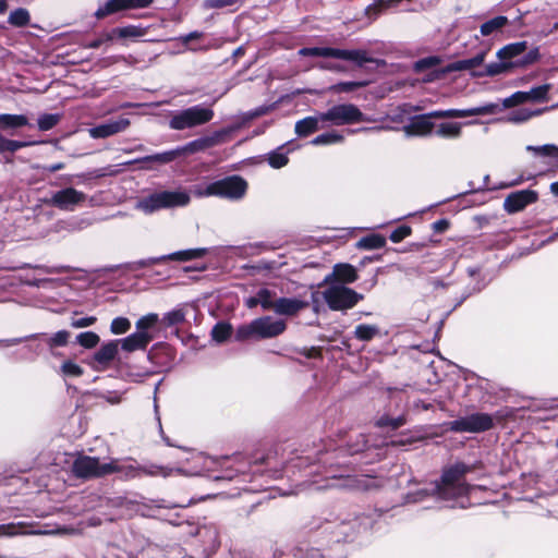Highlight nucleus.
<instances>
[{
	"label": "nucleus",
	"mask_w": 558,
	"mask_h": 558,
	"mask_svg": "<svg viewBox=\"0 0 558 558\" xmlns=\"http://www.w3.org/2000/svg\"><path fill=\"white\" fill-rule=\"evenodd\" d=\"M495 108V105H486L469 109H449L433 111L427 114H422L414 118L409 124L404 125V131L408 135L425 136L430 134L434 129V123L430 121L432 118L445 119L485 116L493 113Z\"/></svg>",
	"instance_id": "f257e3e1"
},
{
	"label": "nucleus",
	"mask_w": 558,
	"mask_h": 558,
	"mask_svg": "<svg viewBox=\"0 0 558 558\" xmlns=\"http://www.w3.org/2000/svg\"><path fill=\"white\" fill-rule=\"evenodd\" d=\"M284 330L286 323L283 320H274L271 317L266 316L239 327L235 338L239 341H245L253 337L272 338L281 335Z\"/></svg>",
	"instance_id": "f03ea898"
},
{
	"label": "nucleus",
	"mask_w": 558,
	"mask_h": 558,
	"mask_svg": "<svg viewBox=\"0 0 558 558\" xmlns=\"http://www.w3.org/2000/svg\"><path fill=\"white\" fill-rule=\"evenodd\" d=\"M41 147L34 153L36 168L51 172L63 169L64 155L59 140H51L38 143Z\"/></svg>",
	"instance_id": "7ed1b4c3"
},
{
	"label": "nucleus",
	"mask_w": 558,
	"mask_h": 558,
	"mask_svg": "<svg viewBox=\"0 0 558 558\" xmlns=\"http://www.w3.org/2000/svg\"><path fill=\"white\" fill-rule=\"evenodd\" d=\"M470 469L463 463H456L444 471L438 492L444 498L453 494H462L466 490L465 485L458 484Z\"/></svg>",
	"instance_id": "20e7f679"
},
{
	"label": "nucleus",
	"mask_w": 558,
	"mask_h": 558,
	"mask_svg": "<svg viewBox=\"0 0 558 558\" xmlns=\"http://www.w3.org/2000/svg\"><path fill=\"white\" fill-rule=\"evenodd\" d=\"M323 294L327 304L333 311L350 308L361 299V295L343 286H331Z\"/></svg>",
	"instance_id": "39448f33"
},
{
	"label": "nucleus",
	"mask_w": 558,
	"mask_h": 558,
	"mask_svg": "<svg viewBox=\"0 0 558 558\" xmlns=\"http://www.w3.org/2000/svg\"><path fill=\"white\" fill-rule=\"evenodd\" d=\"M214 112L207 108H190L172 117L170 126L173 130H184L207 123L213 119Z\"/></svg>",
	"instance_id": "423d86ee"
},
{
	"label": "nucleus",
	"mask_w": 558,
	"mask_h": 558,
	"mask_svg": "<svg viewBox=\"0 0 558 558\" xmlns=\"http://www.w3.org/2000/svg\"><path fill=\"white\" fill-rule=\"evenodd\" d=\"M190 202V196L183 192H162L150 195L149 197L140 202L138 207L144 210L153 211L161 207H173L186 205Z\"/></svg>",
	"instance_id": "0eeeda50"
},
{
	"label": "nucleus",
	"mask_w": 558,
	"mask_h": 558,
	"mask_svg": "<svg viewBox=\"0 0 558 558\" xmlns=\"http://www.w3.org/2000/svg\"><path fill=\"white\" fill-rule=\"evenodd\" d=\"M246 190V182L240 177H230L214 182L206 187L205 195H218L230 198H240Z\"/></svg>",
	"instance_id": "6e6552de"
},
{
	"label": "nucleus",
	"mask_w": 558,
	"mask_h": 558,
	"mask_svg": "<svg viewBox=\"0 0 558 558\" xmlns=\"http://www.w3.org/2000/svg\"><path fill=\"white\" fill-rule=\"evenodd\" d=\"M73 473L77 477L101 476L116 472L118 469L114 464L108 463L100 465L98 460L90 457H80L73 463Z\"/></svg>",
	"instance_id": "1a4fd4ad"
},
{
	"label": "nucleus",
	"mask_w": 558,
	"mask_h": 558,
	"mask_svg": "<svg viewBox=\"0 0 558 558\" xmlns=\"http://www.w3.org/2000/svg\"><path fill=\"white\" fill-rule=\"evenodd\" d=\"M493 426V420L488 414L477 413L471 416L457 420L451 423V429L457 432L478 433L487 430Z\"/></svg>",
	"instance_id": "9d476101"
},
{
	"label": "nucleus",
	"mask_w": 558,
	"mask_h": 558,
	"mask_svg": "<svg viewBox=\"0 0 558 558\" xmlns=\"http://www.w3.org/2000/svg\"><path fill=\"white\" fill-rule=\"evenodd\" d=\"M537 201V193L533 190H521L509 194L504 202V208L508 214L523 210L527 205Z\"/></svg>",
	"instance_id": "9b49d317"
},
{
	"label": "nucleus",
	"mask_w": 558,
	"mask_h": 558,
	"mask_svg": "<svg viewBox=\"0 0 558 558\" xmlns=\"http://www.w3.org/2000/svg\"><path fill=\"white\" fill-rule=\"evenodd\" d=\"M153 0H109L102 8L97 10L95 13L97 19H104L109 14H113L119 11L146 8Z\"/></svg>",
	"instance_id": "f8f14e48"
},
{
	"label": "nucleus",
	"mask_w": 558,
	"mask_h": 558,
	"mask_svg": "<svg viewBox=\"0 0 558 558\" xmlns=\"http://www.w3.org/2000/svg\"><path fill=\"white\" fill-rule=\"evenodd\" d=\"M486 54V51H482L471 59L452 62L440 70L437 77L456 71H469L475 77L474 72H478V69L483 66Z\"/></svg>",
	"instance_id": "ddd939ff"
},
{
	"label": "nucleus",
	"mask_w": 558,
	"mask_h": 558,
	"mask_svg": "<svg viewBox=\"0 0 558 558\" xmlns=\"http://www.w3.org/2000/svg\"><path fill=\"white\" fill-rule=\"evenodd\" d=\"M360 110L353 105H340L331 108L322 116L325 121H335L338 123H349L357 121L361 118Z\"/></svg>",
	"instance_id": "4468645a"
},
{
	"label": "nucleus",
	"mask_w": 558,
	"mask_h": 558,
	"mask_svg": "<svg viewBox=\"0 0 558 558\" xmlns=\"http://www.w3.org/2000/svg\"><path fill=\"white\" fill-rule=\"evenodd\" d=\"M131 124L128 119H120L114 122H110L107 124L98 125L96 128L90 129L89 135L94 138H104L117 134L119 132L124 131Z\"/></svg>",
	"instance_id": "2eb2a0df"
},
{
	"label": "nucleus",
	"mask_w": 558,
	"mask_h": 558,
	"mask_svg": "<svg viewBox=\"0 0 558 558\" xmlns=\"http://www.w3.org/2000/svg\"><path fill=\"white\" fill-rule=\"evenodd\" d=\"M514 66H517L515 63L511 61H505L501 60L500 62H494L489 63L486 66H482L478 69V72H474L475 77H483V76H495L502 73H507L510 70H512Z\"/></svg>",
	"instance_id": "dca6fc26"
},
{
	"label": "nucleus",
	"mask_w": 558,
	"mask_h": 558,
	"mask_svg": "<svg viewBox=\"0 0 558 558\" xmlns=\"http://www.w3.org/2000/svg\"><path fill=\"white\" fill-rule=\"evenodd\" d=\"M150 340L151 336L147 331H138L123 340L122 349L129 352L144 349Z\"/></svg>",
	"instance_id": "f3484780"
},
{
	"label": "nucleus",
	"mask_w": 558,
	"mask_h": 558,
	"mask_svg": "<svg viewBox=\"0 0 558 558\" xmlns=\"http://www.w3.org/2000/svg\"><path fill=\"white\" fill-rule=\"evenodd\" d=\"M306 305V303L299 300L279 299L274 302V311L282 315H294Z\"/></svg>",
	"instance_id": "a211bd4d"
},
{
	"label": "nucleus",
	"mask_w": 558,
	"mask_h": 558,
	"mask_svg": "<svg viewBox=\"0 0 558 558\" xmlns=\"http://www.w3.org/2000/svg\"><path fill=\"white\" fill-rule=\"evenodd\" d=\"M356 279V270L349 264H340L333 268V272L326 279V282L340 281L353 282Z\"/></svg>",
	"instance_id": "6ab92c4d"
},
{
	"label": "nucleus",
	"mask_w": 558,
	"mask_h": 558,
	"mask_svg": "<svg viewBox=\"0 0 558 558\" xmlns=\"http://www.w3.org/2000/svg\"><path fill=\"white\" fill-rule=\"evenodd\" d=\"M223 133L219 132L209 137H204L190 143L182 149L183 153H195L213 147L222 140Z\"/></svg>",
	"instance_id": "aec40b11"
},
{
	"label": "nucleus",
	"mask_w": 558,
	"mask_h": 558,
	"mask_svg": "<svg viewBox=\"0 0 558 558\" xmlns=\"http://www.w3.org/2000/svg\"><path fill=\"white\" fill-rule=\"evenodd\" d=\"M525 49H526V44L524 41L510 44V45H507L504 48L499 49L497 52V57L500 60L510 61V59L523 53L525 51Z\"/></svg>",
	"instance_id": "412c9836"
},
{
	"label": "nucleus",
	"mask_w": 558,
	"mask_h": 558,
	"mask_svg": "<svg viewBox=\"0 0 558 558\" xmlns=\"http://www.w3.org/2000/svg\"><path fill=\"white\" fill-rule=\"evenodd\" d=\"M28 124V119L22 114H1L0 128L1 129H19Z\"/></svg>",
	"instance_id": "4be33fe9"
},
{
	"label": "nucleus",
	"mask_w": 558,
	"mask_h": 558,
	"mask_svg": "<svg viewBox=\"0 0 558 558\" xmlns=\"http://www.w3.org/2000/svg\"><path fill=\"white\" fill-rule=\"evenodd\" d=\"M84 198L83 194L77 192L74 189H66L64 191L58 192L53 201L60 205L65 204H76Z\"/></svg>",
	"instance_id": "5701e85b"
},
{
	"label": "nucleus",
	"mask_w": 558,
	"mask_h": 558,
	"mask_svg": "<svg viewBox=\"0 0 558 558\" xmlns=\"http://www.w3.org/2000/svg\"><path fill=\"white\" fill-rule=\"evenodd\" d=\"M436 134L445 138H458L461 135V124L456 122L440 123Z\"/></svg>",
	"instance_id": "b1692460"
},
{
	"label": "nucleus",
	"mask_w": 558,
	"mask_h": 558,
	"mask_svg": "<svg viewBox=\"0 0 558 558\" xmlns=\"http://www.w3.org/2000/svg\"><path fill=\"white\" fill-rule=\"evenodd\" d=\"M331 57L338 58V59H343V60L355 61L360 64L367 61L365 53L362 51H359V50L332 49Z\"/></svg>",
	"instance_id": "393cba45"
},
{
	"label": "nucleus",
	"mask_w": 558,
	"mask_h": 558,
	"mask_svg": "<svg viewBox=\"0 0 558 558\" xmlns=\"http://www.w3.org/2000/svg\"><path fill=\"white\" fill-rule=\"evenodd\" d=\"M508 23V19L506 16H496L481 26V34L483 36H488L499 29H501Z\"/></svg>",
	"instance_id": "a878e982"
},
{
	"label": "nucleus",
	"mask_w": 558,
	"mask_h": 558,
	"mask_svg": "<svg viewBox=\"0 0 558 558\" xmlns=\"http://www.w3.org/2000/svg\"><path fill=\"white\" fill-rule=\"evenodd\" d=\"M232 333V326L229 323H219L213 329V339L217 342L226 341Z\"/></svg>",
	"instance_id": "bb28decb"
},
{
	"label": "nucleus",
	"mask_w": 558,
	"mask_h": 558,
	"mask_svg": "<svg viewBox=\"0 0 558 558\" xmlns=\"http://www.w3.org/2000/svg\"><path fill=\"white\" fill-rule=\"evenodd\" d=\"M117 351H118V345L117 343H108L106 345H104L96 354H95V359L96 361L100 362V363H106L108 361H111L114 355L117 354Z\"/></svg>",
	"instance_id": "cd10ccee"
},
{
	"label": "nucleus",
	"mask_w": 558,
	"mask_h": 558,
	"mask_svg": "<svg viewBox=\"0 0 558 558\" xmlns=\"http://www.w3.org/2000/svg\"><path fill=\"white\" fill-rule=\"evenodd\" d=\"M317 130V120L315 118H306L299 121L295 125V131L299 135L305 136Z\"/></svg>",
	"instance_id": "c85d7f7f"
},
{
	"label": "nucleus",
	"mask_w": 558,
	"mask_h": 558,
	"mask_svg": "<svg viewBox=\"0 0 558 558\" xmlns=\"http://www.w3.org/2000/svg\"><path fill=\"white\" fill-rule=\"evenodd\" d=\"M550 89L549 84H544L537 87H533L531 90L526 92L527 99L532 101H544L547 100V95Z\"/></svg>",
	"instance_id": "c756f323"
},
{
	"label": "nucleus",
	"mask_w": 558,
	"mask_h": 558,
	"mask_svg": "<svg viewBox=\"0 0 558 558\" xmlns=\"http://www.w3.org/2000/svg\"><path fill=\"white\" fill-rule=\"evenodd\" d=\"M120 38H132L142 37L146 34V31L138 26H126L114 31Z\"/></svg>",
	"instance_id": "7c9ffc66"
},
{
	"label": "nucleus",
	"mask_w": 558,
	"mask_h": 558,
	"mask_svg": "<svg viewBox=\"0 0 558 558\" xmlns=\"http://www.w3.org/2000/svg\"><path fill=\"white\" fill-rule=\"evenodd\" d=\"M527 149L532 150L533 153H535L537 155L549 156V157L554 158L558 163V147L555 145L547 144V145L537 146V147L529 146Z\"/></svg>",
	"instance_id": "2f4dec72"
},
{
	"label": "nucleus",
	"mask_w": 558,
	"mask_h": 558,
	"mask_svg": "<svg viewBox=\"0 0 558 558\" xmlns=\"http://www.w3.org/2000/svg\"><path fill=\"white\" fill-rule=\"evenodd\" d=\"M368 82H348V83H339L330 87L335 93H350L357 88L365 87Z\"/></svg>",
	"instance_id": "473e14b6"
},
{
	"label": "nucleus",
	"mask_w": 558,
	"mask_h": 558,
	"mask_svg": "<svg viewBox=\"0 0 558 558\" xmlns=\"http://www.w3.org/2000/svg\"><path fill=\"white\" fill-rule=\"evenodd\" d=\"M381 245H383V239L380 235H377V234L367 235L357 242L359 247L368 248V250L378 248Z\"/></svg>",
	"instance_id": "72a5a7b5"
},
{
	"label": "nucleus",
	"mask_w": 558,
	"mask_h": 558,
	"mask_svg": "<svg viewBox=\"0 0 558 558\" xmlns=\"http://www.w3.org/2000/svg\"><path fill=\"white\" fill-rule=\"evenodd\" d=\"M545 109H538V110H527V109H522V110H519L514 113L511 114V117L509 118L510 121L512 122H524V121H527L529 119H531L532 117H535V116H538L541 114L542 112H544Z\"/></svg>",
	"instance_id": "f704fd0d"
},
{
	"label": "nucleus",
	"mask_w": 558,
	"mask_h": 558,
	"mask_svg": "<svg viewBox=\"0 0 558 558\" xmlns=\"http://www.w3.org/2000/svg\"><path fill=\"white\" fill-rule=\"evenodd\" d=\"M440 63H441V59L439 57L430 56V57H426V58H423V59L416 61L414 64V69H415V71L421 72L426 69L436 66Z\"/></svg>",
	"instance_id": "c9c22d12"
},
{
	"label": "nucleus",
	"mask_w": 558,
	"mask_h": 558,
	"mask_svg": "<svg viewBox=\"0 0 558 558\" xmlns=\"http://www.w3.org/2000/svg\"><path fill=\"white\" fill-rule=\"evenodd\" d=\"M9 21L15 26H24L29 21L28 12L26 10L19 9L11 13Z\"/></svg>",
	"instance_id": "e433bc0d"
},
{
	"label": "nucleus",
	"mask_w": 558,
	"mask_h": 558,
	"mask_svg": "<svg viewBox=\"0 0 558 558\" xmlns=\"http://www.w3.org/2000/svg\"><path fill=\"white\" fill-rule=\"evenodd\" d=\"M59 120H60L59 114H44L38 120V128L41 131H48V130L52 129L53 126H56L57 123L59 122Z\"/></svg>",
	"instance_id": "4c0bfd02"
},
{
	"label": "nucleus",
	"mask_w": 558,
	"mask_h": 558,
	"mask_svg": "<svg viewBox=\"0 0 558 558\" xmlns=\"http://www.w3.org/2000/svg\"><path fill=\"white\" fill-rule=\"evenodd\" d=\"M80 344L84 348L92 349L99 342V337L94 332H84L77 337Z\"/></svg>",
	"instance_id": "58836bf2"
},
{
	"label": "nucleus",
	"mask_w": 558,
	"mask_h": 558,
	"mask_svg": "<svg viewBox=\"0 0 558 558\" xmlns=\"http://www.w3.org/2000/svg\"><path fill=\"white\" fill-rule=\"evenodd\" d=\"M157 314H148L137 320L136 327L140 331H147L148 329L153 328L157 324Z\"/></svg>",
	"instance_id": "ea45409f"
},
{
	"label": "nucleus",
	"mask_w": 558,
	"mask_h": 558,
	"mask_svg": "<svg viewBox=\"0 0 558 558\" xmlns=\"http://www.w3.org/2000/svg\"><path fill=\"white\" fill-rule=\"evenodd\" d=\"M31 145V143L7 140L0 136V151H15L19 148Z\"/></svg>",
	"instance_id": "a19ab883"
},
{
	"label": "nucleus",
	"mask_w": 558,
	"mask_h": 558,
	"mask_svg": "<svg viewBox=\"0 0 558 558\" xmlns=\"http://www.w3.org/2000/svg\"><path fill=\"white\" fill-rule=\"evenodd\" d=\"M204 254H205V250H203V248L190 250V251L175 253V254L171 255L170 258L177 259V260H187V259L202 257Z\"/></svg>",
	"instance_id": "79ce46f5"
},
{
	"label": "nucleus",
	"mask_w": 558,
	"mask_h": 558,
	"mask_svg": "<svg viewBox=\"0 0 558 558\" xmlns=\"http://www.w3.org/2000/svg\"><path fill=\"white\" fill-rule=\"evenodd\" d=\"M130 326L129 319L119 317L112 320L111 331L116 335L124 333L130 329Z\"/></svg>",
	"instance_id": "37998d69"
},
{
	"label": "nucleus",
	"mask_w": 558,
	"mask_h": 558,
	"mask_svg": "<svg viewBox=\"0 0 558 558\" xmlns=\"http://www.w3.org/2000/svg\"><path fill=\"white\" fill-rule=\"evenodd\" d=\"M411 232V227L403 225L398 227L393 232H391L389 238L393 243H399L400 241L409 236Z\"/></svg>",
	"instance_id": "c03bdc74"
},
{
	"label": "nucleus",
	"mask_w": 558,
	"mask_h": 558,
	"mask_svg": "<svg viewBox=\"0 0 558 558\" xmlns=\"http://www.w3.org/2000/svg\"><path fill=\"white\" fill-rule=\"evenodd\" d=\"M332 48H304L300 51L302 56L331 57Z\"/></svg>",
	"instance_id": "a18cd8bd"
},
{
	"label": "nucleus",
	"mask_w": 558,
	"mask_h": 558,
	"mask_svg": "<svg viewBox=\"0 0 558 558\" xmlns=\"http://www.w3.org/2000/svg\"><path fill=\"white\" fill-rule=\"evenodd\" d=\"M377 332H378V329H376L372 326H359L356 329V336L362 340H369Z\"/></svg>",
	"instance_id": "49530a36"
},
{
	"label": "nucleus",
	"mask_w": 558,
	"mask_h": 558,
	"mask_svg": "<svg viewBox=\"0 0 558 558\" xmlns=\"http://www.w3.org/2000/svg\"><path fill=\"white\" fill-rule=\"evenodd\" d=\"M529 101L526 92H517L511 97L506 99L505 106H517Z\"/></svg>",
	"instance_id": "de8ad7c7"
},
{
	"label": "nucleus",
	"mask_w": 558,
	"mask_h": 558,
	"mask_svg": "<svg viewBox=\"0 0 558 558\" xmlns=\"http://www.w3.org/2000/svg\"><path fill=\"white\" fill-rule=\"evenodd\" d=\"M258 303L263 305L264 308H272L274 302H271V293L270 291L264 289L257 293Z\"/></svg>",
	"instance_id": "09e8293b"
},
{
	"label": "nucleus",
	"mask_w": 558,
	"mask_h": 558,
	"mask_svg": "<svg viewBox=\"0 0 558 558\" xmlns=\"http://www.w3.org/2000/svg\"><path fill=\"white\" fill-rule=\"evenodd\" d=\"M182 153H183L182 149L173 150V151L165 153L161 155H157V156L153 157V159L157 160L159 162H170V161L174 160L177 157H179Z\"/></svg>",
	"instance_id": "8fccbe9b"
},
{
	"label": "nucleus",
	"mask_w": 558,
	"mask_h": 558,
	"mask_svg": "<svg viewBox=\"0 0 558 558\" xmlns=\"http://www.w3.org/2000/svg\"><path fill=\"white\" fill-rule=\"evenodd\" d=\"M269 162L275 168H281L288 162V158L281 154H274L269 157Z\"/></svg>",
	"instance_id": "3c124183"
},
{
	"label": "nucleus",
	"mask_w": 558,
	"mask_h": 558,
	"mask_svg": "<svg viewBox=\"0 0 558 558\" xmlns=\"http://www.w3.org/2000/svg\"><path fill=\"white\" fill-rule=\"evenodd\" d=\"M68 338H69V332H66V331H59L51 339V344L52 345H64L68 342Z\"/></svg>",
	"instance_id": "603ef678"
},
{
	"label": "nucleus",
	"mask_w": 558,
	"mask_h": 558,
	"mask_svg": "<svg viewBox=\"0 0 558 558\" xmlns=\"http://www.w3.org/2000/svg\"><path fill=\"white\" fill-rule=\"evenodd\" d=\"M183 318H184V315L181 311L171 312L166 316V320L169 325L178 324V323L182 322Z\"/></svg>",
	"instance_id": "864d4df0"
},
{
	"label": "nucleus",
	"mask_w": 558,
	"mask_h": 558,
	"mask_svg": "<svg viewBox=\"0 0 558 558\" xmlns=\"http://www.w3.org/2000/svg\"><path fill=\"white\" fill-rule=\"evenodd\" d=\"M62 368L65 374L73 375V376H78L82 373V369L80 368V366H77L71 362H65L63 364Z\"/></svg>",
	"instance_id": "5fc2aeb1"
},
{
	"label": "nucleus",
	"mask_w": 558,
	"mask_h": 558,
	"mask_svg": "<svg viewBox=\"0 0 558 558\" xmlns=\"http://www.w3.org/2000/svg\"><path fill=\"white\" fill-rule=\"evenodd\" d=\"M95 320H96L95 317L82 318L80 320L74 322L73 326L75 328H84V327L93 325L95 323Z\"/></svg>",
	"instance_id": "6e6d98bb"
},
{
	"label": "nucleus",
	"mask_w": 558,
	"mask_h": 558,
	"mask_svg": "<svg viewBox=\"0 0 558 558\" xmlns=\"http://www.w3.org/2000/svg\"><path fill=\"white\" fill-rule=\"evenodd\" d=\"M449 228V222L445 219L434 222L433 229L436 232H444Z\"/></svg>",
	"instance_id": "4d7b16f0"
},
{
	"label": "nucleus",
	"mask_w": 558,
	"mask_h": 558,
	"mask_svg": "<svg viewBox=\"0 0 558 558\" xmlns=\"http://www.w3.org/2000/svg\"><path fill=\"white\" fill-rule=\"evenodd\" d=\"M17 532L15 531V525H0V535H14Z\"/></svg>",
	"instance_id": "13d9d810"
},
{
	"label": "nucleus",
	"mask_w": 558,
	"mask_h": 558,
	"mask_svg": "<svg viewBox=\"0 0 558 558\" xmlns=\"http://www.w3.org/2000/svg\"><path fill=\"white\" fill-rule=\"evenodd\" d=\"M304 355L306 357H308V359L319 357L320 356V350L317 349V348L306 349V350H304Z\"/></svg>",
	"instance_id": "bf43d9fd"
},
{
	"label": "nucleus",
	"mask_w": 558,
	"mask_h": 558,
	"mask_svg": "<svg viewBox=\"0 0 558 558\" xmlns=\"http://www.w3.org/2000/svg\"><path fill=\"white\" fill-rule=\"evenodd\" d=\"M340 140H341V136H338V135H326V136L318 137L316 140V142L317 143H328L331 141H340Z\"/></svg>",
	"instance_id": "052dcab7"
},
{
	"label": "nucleus",
	"mask_w": 558,
	"mask_h": 558,
	"mask_svg": "<svg viewBox=\"0 0 558 558\" xmlns=\"http://www.w3.org/2000/svg\"><path fill=\"white\" fill-rule=\"evenodd\" d=\"M550 191L554 195L558 196V181L550 184Z\"/></svg>",
	"instance_id": "680f3d73"
},
{
	"label": "nucleus",
	"mask_w": 558,
	"mask_h": 558,
	"mask_svg": "<svg viewBox=\"0 0 558 558\" xmlns=\"http://www.w3.org/2000/svg\"><path fill=\"white\" fill-rule=\"evenodd\" d=\"M373 11H374L375 14H379V12H380V4L375 5V8H369L367 10V14L371 15Z\"/></svg>",
	"instance_id": "e2e57ef3"
},
{
	"label": "nucleus",
	"mask_w": 558,
	"mask_h": 558,
	"mask_svg": "<svg viewBox=\"0 0 558 558\" xmlns=\"http://www.w3.org/2000/svg\"><path fill=\"white\" fill-rule=\"evenodd\" d=\"M257 303H258V299H257V298H251V299L247 301V305H248L250 307H254Z\"/></svg>",
	"instance_id": "0e129e2a"
},
{
	"label": "nucleus",
	"mask_w": 558,
	"mask_h": 558,
	"mask_svg": "<svg viewBox=\"0 0 558 558\" xmlns=\"http://www.w3.org/2000/svg\"><path fill=\"white\" fill-rule=\"evenodd\" d=\"M8 9V4L5 0H0V13L4 12Z\"/></svg>",
	"instance_id": "69168bd1"
},
{
	"label": "nucleus",
	"mask_w": 558,
	"mask_h": 558,
	"mask_svg": "<svg viewBox=\"0 0 558 558\" xmlns=\"http://www.w3.org/2000/svg\"><path fill=\"white\" fill-rule=\"evenodd\" d=\"M400 425H402V420L401 418H399V420H397V421L391 423L392 428H397Z\"/></svg>",
	"instance_id": "338daca9"
},
{
	"label": "nucleus",
	"mask_w": 558,
	"mask_h": 558,
	"mask_svg": "<svg viewBox=\"0 0 558 558\" xmlns=\"http://www.w3.org/2000/svg\"><path fill=\"white\" fill-rule=\"evenodd\" d=\"M100 45L99 40H95L90 44V47L96 48Z\"/></svg>",
	"instance_id": "774afa93"
}]
</instances>
